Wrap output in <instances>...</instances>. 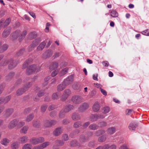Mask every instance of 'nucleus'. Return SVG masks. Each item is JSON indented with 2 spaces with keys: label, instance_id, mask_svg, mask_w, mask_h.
Listing matches in <instances>:
<instances>
[{
  "label": "nucleus",
  "instance_id": "obj_64",
  "mask_svg": "<svg viewBox=\"0 0 149 149\" xmlns=\"http://www.w3.org/2000/svg\"><path fill=\"white\" fill-rule=\"evenodd\" d=\"M25 124V123L23 121H20L19 122V123H17V127H21L23 125H24Z\"/></svg>",
  "mask_w": 149,
  "mask_h": 149
},
{
  "label": "nucleus",
  "instance_id": "obj_11",
  "mask_svg": "<svg viewBox=\"0 0 149 149\" xmlns=\"http://www.w3.org/2000/svg\"><path fill=\"white\" fill-rule=\"evenodd\" d=\"M49 142H46L40 145L35 146L34 147L33 149H43L49 145Z\"/></svg>",
  "mask_w": 149,
  "mask_h": 149
},
{
  "label": "nucleus",
  "instance_id": "obj_22",
  "mask_svg": "<svg viewBox=\"0 0 149 149\" xmlns=\"http://www.w3.org/2000/svg\"><path fill=\"white\" fill-rule=\"evenodd\" d=\"M10 141L7 138H4L2 139L1 141V143L5 146H7L10 143Z\"/></svg>",
  "mask_w": 149,
  "mask_h": 149
},
{
  "label": "nucleus",
  "instance_id": "obj_53",
  "mask_svg": "<svg viewBox=\"0 0 149 149\" xmlns=\"http://www.w3.org/2000/svg\"><path fill=\"white\" fill-rule=\"evenodd\" d=\"M45 94L44 90H41L39 91L37 95L39 97L43 96Z\"/></svg>",
  "mask_w": 149,
  "mask_h": 149
},
{
  "label": "nucleus",
  "instance_id": "obj_1",
  "mask_svg": "<svg viewBox=\"0 0 149 149\" xmlns=\"http://www.w3.org/2000/svg\"><path fill=\"white\" fill-rule=\"evenodd\" d=\"M40 67L39 66H36L35 65H32L28 67L26 70V73L30 75L34 72H38L40 71Z\"/></svg>",
  "mask_w": 149,
  "mask_h": 149
},
{
  "label": "nucleus",
  "instance_id": "obj_13",
  "mask_svg": "<svg viewBox=\"0 0 149 149\" xmlns=\"http://www.w3.org/2000/svg\"><path fill=\"white\" fill-rule=\"evenodd\" d=\"M11 31V28L8 27L5 29L3 32L2 36L3 38L7 37L9 35Z\"/></svg>",
  "mask_w": 149,
  "mask_h": 149
},
{
  "label": "nucleus",
  "instance_id": "obj_38",
  "mask_svg": "<svg viewBox=\"0 0 149 149\" xmlns=\"http://www.w3.org/2000/svg\"><path fill=\"white\" fill-rule=\"evenodd\" d=\"M41 40L40 38L36 39L33 41L31 44L35 47L38 45L39 42L41 41Z\"/></svg>",
  "mask_w": 149,
  "mask_h": 149
},
{
  "label": "nucleus",
  "instance_id": "obj_20",
  "mask_svg": "<svg viewBox=\"0 0 149 149\" xmlns=\"http://www.w3.org/2000/svg\"><path fill=\"white\" fill-rule=\"evenodd\" d=\"M138 126V124L134 122L131 123L129 125L128 127L131 131H134L136 128Z\"/></svg>",
  "mask_w": 149,
  "mask_h": 149
},
{
  "label": "nucleus",
  "instance_id": "obj_6",
  "mask_svg": "<svg viewBox=\"0 0 149 149\" xmlns=\"http://www.w3.org/2000/svg\"><path fill=\"white\" fill-rule=\"evenodd\" d=\"M74 77L72 75L69 76L66 79H65L63 82L66 86L71 84L73 81Z\"/></svg>",
  "mask_w": 149,
  "mask_h": 149
},
{
  "label": "nucleus",
  "instance_id": "obj_3",
  "mask_svg": "<svg viewBox=\"0 0 149 149\" xmlns=\"http://www.w3.org/2000/svg\"><path fill=\"white\" fill-rule=\"evenodd\" d=\"M83 98L79 95H74L72 96L71 100L73 104H79L84 101Z\"/></svg>",
  "mask_w": 149,
  "mask_h": 149
},
{
  "label": "nucleus",
  "instance_id": "obj_14",
  "mask_svg": "<svg viewBox=\"0 0 149 149\" xmlns=\"http://www.w3.org/2000/svg\"><path fill=\"white\" fill-rule=\"evenodd\" d=\"M74 109L73 105L71 104H68L64 108V110L66 113H68Z\"/></svg>",
  "mask_w": 149,
  "mask_h": 149
},
{
  "label": "nucleus",
  "instance_id": "obj_33",
  "mask_svg": "<svg viewBox=\"0 0 149 149\" xmlns=\"http://www.w3.org/2000/svg\"><path fill=\"white\" fill-rule=\"evenodd\" d=\"M82 126V122L81 121H77L74 123L73 127L75 128H78Z\"/></svg>",
  "mask_w": 149,
  "mask_h": 149
},
{
  "label": "nucleus",
  "instance_id": "obj_61",
  "mask_svg": "<svg viewBox=\"0 0 149 149\" xmlns=\"http://www.w3.org/2000/svg\"><path fill=\"white\" fill-rule=\"evenodd\" d=\"M56 108V106L54 105H50L48 108V110L49 111H51L54 110Z\"/></svg>",
  "mask_w": 149,
  "mask_h": 149
},
{
  "label": "nucleus",
  "instance_id": "obj_63",
  "mask_svg": "<svg viewBox=\"0 0 149 149\" xmlns=\"http://www.w3.org/2000/svg\"><path fill=\"white\" fill-rule=\"evenodd\" d=\"M70 122L69 120L67 119H65L62 121V123L64 125H67Z\"/></svg>",
  "mask_w": 149,
  "mask_h": 149
},
{
  "label": "nucleus",
  "instance_id": "obj_50",
  "mask_svg": "<svg viewBox=\"0 0 149 149\" xmlns=\"http://www.w3.org/2000/svg\"><path fill=\"white\" fill-rule=\"evenodd\" d=\"M79 84L77 83H74L72 86V88L75 90L78 89L80 88Z\"/></svg>",
  "mask_w": 149,
  "mask_h": 149
},
{
  "label": "nucleus",
  "instance_id": "obj_16",
  "mask_svg": "<svg viewBox=\"0 0 149 149\" xmlns=\"http://www.w3.org/2000/svg\"><path fill=\"white\" fill-rule=\"evenodd\" d=\"M62 133V129L59 127L56 128L53 132V135L57 136H59Z\"/></svg>",
  "mask_w": 149,
  "mask_h": 149
},
{
  "label": "nucleus",
  "instance_id": "obj_18",
  "mask_svg": "<svg viewBox=\"0 0 149 149\" xmlns=\"http://www.w3.org/2000/svg\"><path fill=\"white\" fill-rule=\"evenodd\" d=\"M52 54V51L48 50L46 51L43 54L42 57L46 58L48 57H50Z\"/></svg>",
  "mask_w": 149,
  "mask_h": 149
},
{
  "label": "nucleus",
  "instance_id": "obj_15",
  "mask_svg": "<svg viewBox=\"0 0 149 149\" xmlns=\"http://www.w3.org/2000/svg\"><path fill=\"white\" fill-rule=\"evenodd\" d=\"M26 91L27 89L24 87L19 88L16 91V95L17 96L21 95Z\"/></svg>",
  "mask_w": 149,
  "mask_h": 149
},
{
  "label": "nucleus",
  "instance_id": "obj_42",
  "mask_svg": "<svg viewBox=\"0 0 149 149\" xmlns=\"http://www.w3.org/2000/svg\"><path fill=\"white\" fill-rule=\"evenodd\" d=\"M107 139V136L105 135H103L100 137L98 139V141L100 142H104Z\"/></svg>",
  "mask_w": 149,
  "mask_h": 149
},
{
  "label": "nucleus",
  "instance_id": "obj_31",
  "mask_svg": "<svg viewBox=\"0 0 149 149\" xmlns=\"http://www.w3.org/2000/svg\"><path fill=\"white\" fill-rule=\"evenodd\" d=\"M66 86L63 82L62 84L58 86L57 87V90L59 91H62L65 88Z\"/></svg>",
  "mask_w": 149,
  "mask_h": 149
},
{
  "label": "nucleus",
  "instance_id": "obj_23",
  "mask_svg": "<svg viewBox=\"0 0 149 149\" xmlns=\"http://www.w3.org/2000/svg\"><path fill=\"white\" fill-rule=\"evenodd\" d=\"M12 58H11L8 60H5L4 61H3L0 62V65L1 66H6L9 63V62H12Z\"/></svg>",
  "mask_w": 149,
  "mask_h": 149
},
{
  "label": "nucleus",
  "instance_id": "obj_21",
  "mask_svg": "<svg viewBox=\"0 0 149 149\" xmlns=\"http://www.w3.org/2000/svg\"><path fill=\"white\" fill-rule=\"evenodd\" d=\"M2 45L1 42H0V53H2L6 50L8 48V45L7 44H4L1 46Z\"/></svg>",
  "mask_w": 149,
  "mask_h": 149
},
{
  "label": "nucleus",
  "instance_id": "obj_28",
  "mask_svg": "<svg viewBox=\"0 0 149 149\" xmlns=\"http://www.w3.org/2000/svg\"><path fill=\"white\" fill-rule=\"evenodd\" d=\"M58 63L56 62H52L50 65L49 69L50 70H53L58 67Z\"/></svg>",
  "mask_w": 149,
  "mask_h": 149
},
{
  "label": "nucleus",
  "instance_id": "obj_7",
  "mask_svg": "<svg viewBox=\"0 0 149 149\" xmlns=\"http://www.w3.org/2000/svg\"><path fill=\"white\" fill-rule=\"evenodd\" d=\"M57 121L55 120H46L45 121L44 126L46 127H49L56 124Z\"/></svg>",
  "mask_w": 149,
  "mask_h": 149
},
{
  "label": "nucleus",
  "instance_id": "obj_5",
  "mask_svg": "<svg viewBox=\"0 0 149 149\" xmlns=\"http://www.w3.org/2000/svg\"><path fill=\"white\" fill-rule=\"evenodd\" d=\"M89 107V105L88 103L86 102H84L79 105L78 108L79 111L81 113L85 112L88 109Z\"/></svg>",
  "mask_w": 149,
  "mask_h": 149
},
{
  "label": "nucleus",
  "instance_id": "obj_34",
  "mask_svg": "<svg viewBox=\"0 0 149 149\" xmlns=\"http://www.w3.org/2000/svg\"><path fill=\"white\" fill-rule=\"evenodd\" d=\"M11 147L12 149H17L19 147L18 142L17 141L13 142L11 144Z\"/></svg>",
  "mask_w": 149,
  "mask_h": 149
},
{
  "label": "nucleus",
  "instance_id": "obj_4",
  "mask_svg": "<svg viewBox=\"0 0 149 149\" xmlns=\"http://www.w3.org/2000/svg\"><path fill=\"white\" fill-rule=\"evenodd\" d=\"M30 141L32 144L36 145L44 142V139L42 137L38 138H33L30 139Z\"/></svg>",
  "mask_w": 149,
  "mask_h": 149
},
{
  "label": "nucleus",
  "instance_id": "obj_8",
  "mask_svg": "<svg viewBox=\"0 0 149 149\" xmlns=\"http://www.w3.org/2000/svg\"><path fill=\"white\" fill-rule=\"evenodd\" d=\"M11 19L10 18L7 19L5 22L4 20L1 19L0 21V28H4L5 27L8 26L10 23Z\"/></svg>",
  "mask_w": 149,
  "mask_h": 149
},
{
  "label": "nucleus",
  "instance_id": "obj_47",
  "mask_svg": "<svg viewBox=\"0 0 149 149\" xmlns=\"http://www.w3.org/2000/svg\"><path fill=\"white\" fill-rule=\"evenodd\" d=\"M14 74V72H10L8 75L6 76V79L7 80H9L13 78Z\"/></svg>",
  "mask_w": 149,
  "mask_h": 149
},
{
  "label": "nucleus",
  "instance_id": "obj_55",
  "mask_svg": "<svg viewBox=\"0 0 149 149\" xmlns=\"http://www.w3.org/2000/svg\"><path fill=\"white\" fill-rule=\"evenodd\" d=\"M32 146L30 144H26L24 145L23 149H31Z\"/></svg>",
  "mask_w": 149,
  "mask_h": 149
},
{
  "label": "nucleus",
  "instance_id": "obj_46",
  "mask_svg": "<svg viewBox=\"0 0 149 149\" xmlns=\"http://www.w3.org/2000/svg\"><path fill=\"white\" fill-rule=\"evenodd\" d=\"M55 143L58 146H62L64 144V142L61 140H56L55 142Z\"/></svg>",
  "mask_w": 149,
  "mask_h": 149
},
{
  "label": "nucleus",
  "instance_id": "obj_25",
  "mask_svg": "<svg viewBox=\"0 0 149 149\" xmlns=\"http://www.w3.org/2000/svg\"><path fill=\"white\" fill-rule=\"evenodd\" d=\"M46 45V43L45 42H42L37 47V51L38 52L42 50L44 48Z\"/></svg>",
  "mask_w": 149,
  "mask_h": 149
},
{
  "label": "nucleus",
  "instance_id": "obj_24",
  "mask_svg": "<svg viewBox=\"0 0 149 149\" xmlns=\"http://www.w3.org/2000/svg\"><path fill=\"white\" fill-rule=\"evenodd\" d=\"M9 64L8 65V67L9 69H11L14 68L16 66L17 64V63L15 61H14L12 58V62H9Z\"/></svg>",
  "mask_w": 149,
  "mask_h": 149
},
{
  "label": "nucleus",
  "instance_id": "obj_58",
  "mask_svg": "<svg viewBox=\"0 0 149 149\" xmlns=\"http://www.w3.org/2000/svg\"><path fill=\"white\" fill-rule=\"evenodd\" d=\"M90 122H87L84 123L83 125H82V128L83 129H85L89 125Z\"/></svg>",
  "mask_w": 149,
  "mask_h": 149
},
{
  "label": "nucleus",
  "instance_id": "obj_51",
  "mask_svg": "<svg viewBox=\"0 0 149 149\" xmlns=\"http://www.w3.org/2000/svg\"><path fill=\"white\" fill-rule=\"evenodd\" d=\"M27 33V32L26 30L24 31L22 33L21 32L20 39H21L22 40L26 35Z\"/></svg>",
  "mask_w": 149,
  "mask_h": 149
},
{
  "label": "nucleus",
  "instance_id": "obj_60",
  "mask_svg": "<svg viewBox=\"0 0 149 149\" xmlns=\"http://www.w3.org/2000/svg\"><path fill=\"white\" fill-rule=\"evenodd\" d=\"M141 33L143 35L149 36V30L146 29L141 32Z\"/></svg>",
  "mask_w": 149,
  "mask_h": 149
},
{
  "label": "nucleus",
  "instance_id": "obj_30",
  "mask_svg": "<svg viewBox=\"0 0 149 149\" xmlns=\"http://www.w3.org/2000/svg\"><path fill=\"white\" fill-rule=\"evenodd\" d=\"M33 125L35 128H40L41 126L40 122L38 120H34L33 122Z\"/></svg>",
  "mask_w": 149,
  "mask_h": 149
},
{
  "label": "nucleus",
  "instance_id": "obj_49",
  "mask_svg": "<svg viewBox=\"0 0 149 149\" xmlns=\"http://www.w3.org/2000/svg\"><path fill=\"white\" fill-rule=\"evenodd\" d=\"M47 107V104H43L41 107V111L42 112H44Z\"/></svg>",
  "mask_w": 149,
  "mask_h": 149
},
{
  "label": "nucleus",
  "instance_id": "obj_26",
  "mask_svg": "<svg viewBox=\"0 0 149 149\" xmlns=\"http://www.w3.org/2000/svg\"><path fill=\"white\" fill-rule=\"evenodd\" d=\"M72 118L74 121L78 120L80 119L81 117L78 113H74L72 115Z\"/></svg>",
  "mask_w": 149,
  "mask_h": 149
},
{
  "label": "nucleus",
  "instance_id": "obj_36",
  "mask_svg": "<svg viewBox=\"0 0 149 149\" xmlns=\"http://www.w3.org/2000/svg\"><path fill=\"white\" fill-rule=\"evenodd\" d=\"M70 145L72 147H75L76 146H79V147H80V145L77 141L75 140H72L70 143Z\"/></svg>",
  "mask_w": 149,
  "mask_h": 149
},
{
  "label": "nucleus",
  "instance_id": "obj_39",
  "mask_svg": "<svg viewBox=\"0 0 149 149\" xmlns=\"http://www.w3.org/2000/svg\"><path fill=\"white\" fill-rule=\"evenodd\" d=\"M33 60L32 58L29 59L23 64V68L24 69Z\"/></svg>",
  "mask_w": 149,
  "mask_h": 149
},
{
  "label": "nucleus",
  "instance_id": "obj_62",
  "mask_svg": "<svg viewBox=\"0 0 149 149\" xmlns=\"http://www.w3.org/2000/svg\"><path fill=\"white\" fill-rule=\"evenodd\" d=\"M56 112L55 111H51L49 114V116L52 117H54L56 116Z\"/></svg>",
  "mask_w": 149,
  "mask_h": 149
},
{
  "label": "nucleus",
  "instance_id": "obj_48",
  "mask_svg": "<svg viewBox=\"0 0 149 149\" xmlns=\"http://www.w3.org/2000/svg\"><path fill=\"white\" fill-rule=\"evenodd\" d=\"M29 127L27 126H24L20 130V132L22 133L25 134L27 131Z\"/></svg>",
  "mask_w": 149,
  "mask_h": 149
},
{
  "label": "nucleus",
  "instance_id": "obj_37",
  "mask_svg": "<svg viewBox=\"0 0 149 149\" xmlns=\"http://www.w3.org/2000/svg\"><path fill=\"white\" fill-rule=\"evenodd\" d=\"M60 96V94L56 92L54 93L52 95V99L57 100L59 99Z\"/></svg>",
  "mask_w": 149,
  "mask_h": 149
},
{
  "label": "nucleus",
  "instance_id": "obj_17",
  "mask_svg": "<svg viewBox=\"0 0 149 149\" xmlns=\"http://www.w3.org/2000/svg\"><path fill=\"white\" fill-rule=\"evenodd\" d=\"M18 141L20 143L22 144L24 143L28 142V138L27 136H24L19 138L18 139Z\"/></svg>",
  "mask_w": 149,
  "mask_h": 149
},
{
  "label": "nucleus",
  "instance_id": "obj_27",
  "mask_svg": "<svg viewBox=\"0 0 149 149\" xmlns=\"http://www.w3.org/2000/svg\"><path fill=\"white\" fill-rule=\"evenodd\" d=\"M116 131V128L114 127H111L108 128L107 132L108 134L111 135L115 133Z\"/></svg>",
  "mask_w": 149,
  "mask_h": 149
},
{
  "label": "nucleus",
  "instance_id": "obj_44",
  "mask_svg": "<svg viewBox=\"0 0 149 149\" xmlns=\"http://www.w3.org/2000/svg\"><path fill=\"white\" fill-rule=\"evenodd\" d=\"M110 15L113 17H116L118 16V13L115 10H112L110 13Z\"/></svg>",
  "mask_w": 149,
  "mask_h": 149
},
{
  "label": "nucleus",
  "instance_id": "obj_59",
  "mask_svg": "<svg viewBox=\"0 0 149 149\" xmlns=\"http://www.w3.org/2000/svg\"><path fill=\"white\" fill-rule=\"evenodd\" d=\"M68 97V96H67L65 95L63 93L61 96V100L62 101H65L67 99Z\"/></svg>",
  "mask_w": 149,
  "mask_h": 149
},
{
  "label": "nucleus",
  "instance_id": "obj_40",
  "mask_svg": "<svg viewBox=\"0 0 149 149\" xmlns=\"http://www.w3.org/2000/svg\"><path fill=\"white\" fill-rule=\"evenodd\" d=\"M34 115L33 114L29 115L26 117L25 121L27 122H29L31 121L33 118Z\"/></svg>",
  "mask_w": 149,
  "mask_h": 149
},
{
  "label": "nucleus",
  "instance_id": "obj_32",
  "mask_svg": "<svg viewBox=\"0 0 149 149\" xmlns=\"http://www.w3.org/2000/svg\"><path fill=\"white\" fill-rule=\"evenodd\" d=\"M11 98V96L10 95H8L6 97H3V103L4 104H6L8 103L10 100Z\"/></svg>",
  "mask_w": 149,
  "mask_h": 149
},
{
  "label": "nucleus",
  "instance_id": "obj_19",
  "mask_svg": "<svg viewBox=\"0 0 149 149\" xmlns=\"http://www.w3.org/2000/svg\"><path fill=\"white\" fill-rule=\"evenodd\" d=\"M100 106L99 103L97 102H95L93 106V110L94 112L98 111L100 109Z\"/></svg>",
  "mask_w": 149,
  "mask_h": 149
},
{
  "label": "nucleus",
  "instance_id": "obj_43",
  "mask_svg": "<svg viewBox=\"0 0 149 149\" xmlns=\"http://www.w3.org/2000/svg\"><path fill=\"white\" fill-rule=\"evenodd\" d=\"M97 125L99 127L102 128L106 127L107 125V123L105 122L102 121L98 123Z\"/></svg>",
  "mask_w": 149,
  "mask_h": 149
},
{
  "label": "nucleus",
  "instance_id": "obj_45",
  "mask_svg": "<svg viewBox=\"0 0 149 149\" xmlns=\"http://www.w3.org/2000/svg\"><path fill=\"white\" fill-rule=\"evenodd\" d=\"M66 113L64 110H61L58 114L59 117L60 118H64L65 116V113Z\"/></svg>",
  "mask_w": 149,
  "mask_h": 149
},
{
  "label": "nucleus",
  "instance_id": "obj_29",
  "mask_svg": "<svg viewBox=\"0 0 149 149\" xmlns=\"http://www.w3.org/2000/svg\"><path fill=\"white\" fill-rule=\"evenodd\" d=\"M88 128L90 130H94L98 129L99 128V126L98 125L96 124L93 123L89 125Z\"/></svg>",
  "mask_w": 149,
  "mask_h": 149
},
{
  "label": "nucleus",
  "instance_id": "obj_10",
  "mask_svg": "<svg viewBox=\"0 0 149 149\" xmlns=\"http://www.w3.org/2000/svg\"><path fill=\"white\" fill-rule=\"evenodd\" d=\"M19 122L18 120L14 119L11 121L8 124V128L10 129H12L14 128L17 125Z\"/></svg>",
  "mask_w": 149,
  "mask_h": 149
},
{
  "label": "nucleus",
  "instance_id": "obj_41",
  "mask_svg": "<svg viewBox=\"0 0 149 149\" xmlns=\"http://www.w3.org/2000/svg\"><path fill=\"white\" fill-rule=\"evenodd\" d=\"M68 69L67 68H65L63 69L60 72V76H62L65 74H66L67 72Z\"/></svg>",
  "mask_w": 149,
  "mask_h": 149
},
{
  "label": "nucleus",
  "instance_id": "obj_9",
  "mask_svg": "<svg viewBox=\"0 0 149 149\" xmlns=\"http://www.w3.org/2000/svg\"><path fill=\"white\" fill-rule=\"evenodd\" d=\"M14 112V109L12 108H9L6 109L4 111V115L5 116L8 118L11 116Z\"/></svg>",
  "mask_w": 149,
  "mask_h": 149
},
{
  "label": "nucleus",
  "instance_id": "obj_2",
  "mask_svg": "<svg viewBox=\"0 0 149 149\" xmlns=\"http://www.w3.org/2000/svg\"><path fill=\"white\" fill-rule=\"evenodd\" d=\"M21 34V31L19 30H17L12 33L10 36L11 40L13 41H15L17 39L19 42L22 41L21 39H20Z\"/></svg>",
  "mask_w": 149,
  "mask_h": 149
},
{
  "label": "nucleus",
  "instance_id": "obj_12",
  "mask_svg": "<svg viewBox=\"0 0 149 149\" xmlns=\"http://www.w3.org/2000/svg\"><path fill=\"white\" fill-rule=\"evenodd\" d=\"M79 140V142L82 143L88 141L89 138L83 134H81L80 135Z\"/></svg>",
  "mask_w": 149,
  "mask_h": 149
},
{
  "label": "nucleus",
  "instance_id": "obj_52",
  "mask_svg": "<svg viewBox=\"0 0 149 149\" xmlns=\"http://www.w3.org/2000/svg\"><path fill=\"white\" fill-rule=\"evenodd\" d=\"M24 51V48L21 49L17 53L16 56H19L22 55Z\"/></svg>",
  "mask_w": 149,
  "mask_h": 149
},
{
  "label": "nucleus",
  "instance_id": "obj_54",
  "mask_svg": "<svg viewBox=\"0 0 149 149\" xmlns=\"http://www.w3.org/2000/svg\"><path fill=\"white\" fill-rule=\"evenodd\" d=\"M63 93L68 97L71 94V92L69 89H66L64 91Z\"/></svg>",
  "mask_w": 149,
  "mask_h": 149
},
{
  "label": "nucleus",
  "instance_id": "obj_35",
  "mask_svg": "<svg viewBox=\"0 0 149 149\" xmlns=\"http://www.w3.org/2000/svg\"><path fill=\"white\" fill-rule=\"evenodd\" d=\"M36 37V32L34 31L30 33L28 35V38L30 40H32L35 38Z\"/></svg>",
  "mask_w": 149,
  "mask_h": 149
},
{
  "label": "nucleus",
  "instance_id": "obj_57",
  "mask_svg": "<svg viewBox=\"0 0 149 149\" xmlns=\"http://www.w3.org/2000/svg\"><path fill=\"white\" fill-rule=\"evenodd\" d=\"M62 139L65 141H66L69 139V137L67 134H64L62 135Z\"/></svg>",
  "mask_w": 149,
  "mask_h": 149
},
{
  "label": "nucleus",
  "instance_id": "obj_56",
  "mask_svg": "<svg viewBox=\"0 0 149 149\" xmlns=\"http://www.w3.org/2000/svg\"><path fill=\"white\" fill-rule=\"evenodd\" d=\"M103 110V113H108L110 111V108L108 107H104Z\"/></svg>",
  "mask_w": 149,
  "mask_h": 149
}]
</instances>
